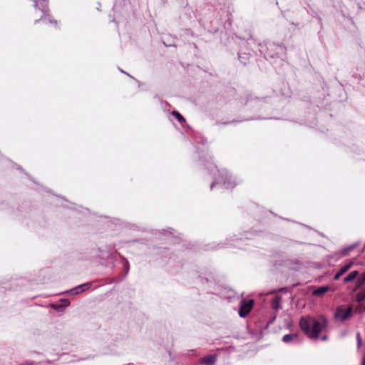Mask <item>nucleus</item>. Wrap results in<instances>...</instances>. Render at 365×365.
Here are the masks:
<instances>
[{"label":"nucleus","instance_id":"obj_25","mask_svg":"<svg viewBox=\"0 0 365 365\" xmlns=\"http://www.w3.org/2000/svg\"><path fill=\"white\" fill-rule=\"evenodd\" d=\"M76 292H79V294L81 293L82 292H80V289H77V290H75Z\"/></svg>","mask_w":365,"mask_h":365},{"label":"nucleus","instance_id":"obj_21","mask_svg":"<svg viewBox=\"0 0 365 365\" xmlns=\"http://www.w3.org/2000/svg\"><path fill=\"white\" fill-rule=\"evenodd\" d=\"M327 339V336L326 335H324V336H323L322 337V341H326Z\"/></svg>","mask_w":365,"mask_h":365},{"label":"nucleus","instance_id":"obj_9","mask_svg":"<svg viewBox=\"0 0 365 365\" xmlns=\"http://www.w3.org/2000/svg\"><path fill=\"white\" fill-rule=\"evenodd\" d=\"M329 290V287L328 286H322L312 292V294L316 297H322L324 294Z\"/></svg>","mask_w":365,"mask_h":365},{"label":"nucleus","instance_id":"obj_2","mask_svg":"<svg viewBox=\"0 0 365 365\" xmlns=\"http://www.w3.org/2000/svg\"><path fill=\"white\" fill-rule=\"evenodd\" d=\"M218 173L217 177L215 178V182L211 184L210 188L212 189L214 185L216 184L222 183L225 188H230L234 187V183L231 181L230 179L228 180L227 178V172L225 170H217Z\"/></svg>","mask_w":365,"mask_h":365},{"label":"nucleus","instance_id":"obj_16","mask_svg":"<svg viewBox=\"0 0 365 365\" xmlns=\"http://www.w3.org/2000/svg\"><path fill=\"white\" fill-rule=\"evenodd\" d=\"M173 115L178 120L180 123L185 121V118H183V116L178 111H173Z\"/></svg>","mask_w":365,"mask_h":365},{"label":"nucleus","instance_id":"obj_11","mask_svg":"<svg viewBox=\"0 0 365 365\" xmlns=\"http://www.w3.org/2000/svg\"><path fill=\"white\" fill-rule=\"evenodd\" d=\"M353 264H354L353 262H349V263H347L345 265H344L343 267H341V268L340 269L339 272L341 275H343L353 266Z\"/></svg>","mask_w":365,"mask_h":365},{"label":"nucleus","instance_id":"obj_15","mask_svg":"<svg viewBox=\"0 0 365 365\" xmlns=\"http://www.w3.org/2000/svg\"><path fill=\"white\" fill-rule=\"evenodd\" d=\"M357 286L356 287L359 288L361 286H362L365 283V272L362 274V275L357 279Z\"/></svg>","mask_w":365,"mask_h":365},{"label":"nucleus","instance_id":"obj_10","mask_svg":"<svg viewBox=\"0 0 365 365\" xmlns=\"http://www.w3.org/2000/svg\"><path fill=\"white\" fill-rule=\"evenodd\" d=\"M359 272L358 271H352L350 272L346 277L344 279V283H348L349 282L353 281L356 277L358 276Z\"/></svg>","mask_w":365,"mask_h":365},{"label":"nucleus","instance_id":"obj_18","mask_svg":"<svg viewBox=\"0 0 365 365\" xmlns=\"http://www.w3.org/2000/svg\"><path fill=\"white\" fill-rule=\"evenodd\" d=\"M62 302H63L62 307H68L69 305V304H70L69 301L68 299H63Z\"/></svg>","mask_w":365,"mask_h":365},{"label":"nucleus","instance_id":"obj_1","mask_svg":"<svg viewBox=\"0 0 365 365\" xmlns=\"http://www.w3.org/2000/svg\"><path fill=\"white\" fill-rule=\"evenodd\" d=\"M299 326L304 333L312 339H317L322 330L327 326V318L321 315L319 319L307 316L299 320Z\"/></svg>","mask_w":365,"mask_h":365},{"label":"nucleus","instance_id":"obj_6","mask_svg":"<svg viewBox=\"0 0 365 365\" xmlns=\"http://www.w3.org/2000/svg\"><path fill=\"white\" fill-rule=\"evenodd\" d=\"M91 287V283H85L83 284H81L79 286H77L76 287L70 289L68 291V293L71 295H76L79 294V292H76L75 290L80 289V292H84L87 289H88Z\"/></svg>","mask_w":365,"mask_h":365},{"label":"nucleus","instance_id":"obj_17","mask_svg":"<svg viewBox=\"0 0 365 365\" xmlns=\"http://www.w3.org/2000/svg\"><path fill=\"white\" fill-rule=\"evenodd\" d=\"M354 248L353 246H351V247H349L348 248H346L344 249L343 251H342V255L344 256L346 255L347 252H349V250H352Z\"/></svg>","mask_w":365,"mask_h":365},{"label":"nucleus","instance_id":"obj_22","mask_svg":"<svg viewBox=\"0 0 365 365\" xmlns=\"http://www.w3.org/2000/svg\"><path fill=\"white\" fill-rule=\"evenodd\" d=\"M361 365H365V356L362 359Z\"/></svg>","mask_w":365,"mask_h":365},{"label":"nucleus","instance_id":"obj_26","mask_svg":"<svg viewBox=\"0 0 365 365\" xmlns=\"http://www.w3.org/2000/svg\"><path fill=\"white\" fill-rule=\"evenodd\" d=\"M126 75L129 76L130 78H132V76H130L128 73H126Z\"/></svg>","mask_w":365,"mask_h":365},{"label":"nucleus","instance_id":"obj_5","mask_svg":"<svg viewBox=\"0 0 365 365\" xmlns=\"http://www.w3.org/2000/svg\"><path fill=\"white\" fill-rule=\"evenodd\" d=\"M282 341L289 344V343H295L298 344L300 342V340L299 339V334L294 333V334H286L282 337Z\"/></svg>","mask_w":365,"mask_h":365},{"label":"nucleus","instance_id":"obj_14","mask_svg":"<svg viewBox=\"0 0 365 365\" xmlns=\"http://www.w3.org/2000/svg\"><path fill=\"white\" fill-rule=\"evenodd\" d=\"M356 301L361 302L365 299V289L362 292L357 293L356 294Z\"/></svg>","mask_w":365,"mask_h":365},{"label":"nucleus","instance_id":"obj_24","mask_svg":"<svg viewBox=\"0 0 365 365\" xmlns=\"http://www.w3.org/2000/svg\"><path fill=\"white\" fill-rule=\"evenodd\" d=\"M120 71L121 73H123L126 74V73L124 71H123V70H120Z\"/></svg>","mask_w":365,"mask_h":365},{"label":"nucleus","instance_id":"obj_13","mask_svg":"<svg viewBox=\"0 0 365 365\" xmlns=\"http://www.w3.org/2000/svg\"><path fill=\"white\" fill-rule=\"evenodd\" d=\"M38 21H43L46 24L48 23H53V24H56V21H51L48 16L43 15Z\"/></svg>","mask_w":365,"mask_h":365},{"label":"nucleus","instance_id":"obj_20","mask_svg":"<svg viewBox=\"0 0 365 365\" xmlns=\"http://www.w3.org/2000/svg\"><path fill=\"white\" fill-rule=\"evenodd\" d=\"M342 276L339 272L334 275V280H338L340 277Z\"/></svg>","mask_w":365,"mask_h":365},{"label":"nucleus","instance_id":"obj_4","mask_svg":"<svg viewBox=\"0 0 365 365\" xmlns=\"http://www.w3.org/2000/svg\"><path fill=\"white\" fill-rule=\"evenodd\" d=\"M254 304L253 300H242L239 310V315L241 317H245L252 310Z\"/></svg>","mask_w":365,"mask_h":365},{"label":"nucleus","instance_id":"obj_23","mask_svg":"<svg viewBox=\"0 0 365 365\" xmlns=\"http://www.w3.org/2000/svg\"><path fill=\"white\" fill-rule=\"evenodd\" d=\"M278 48L282 51L283 50V48L281 46H279Z\"/></svg>","mask_w":365,"mask_h":365},{"label":"nucleus","instance_id":"obj_7","mask_svg":"<svg viewBox=\"0 0 365 365\" xmlns=\"http://www.w3.org/2000/svg\"><path fill=\"white\" fill-rule=\"evenodd\" d=\"M217 360V355H207L200 359V364L204 365H215Z\"/></svg>","mask_w":365,"mask_h":365},{"label":"nucleus","instance_id":"obj_3","mask_svg":"<svg viewBox=\"0 0 365 365\" xmlns=\"http://www.w3.org/2000/svg\"><path fill=\"white\" fill-rule=\"evenodd\" d=\"M352 313V307L350 306L348 308H345L344 306H339L336 308L334 313V318L341 322H344L349 319Z\"/></svg>","mask_w":365,"mask_h":365},{"label":"nucleus","instance_id":"obj_8","mask_svg":"<svg viewBox=\"0 0 365 365\" xmlns=\"http://www.w3.org/2000/svg\"><path fill=\"white\" fill-rule=\"evenodd\" d=\"M48 5V0H35V7L43 13L46 12Z\"/></svg>","mask_w":365,"mask_h":365},{"label":"nucleus","instance_id":"obj_12","mask_svg":"<svg viewBox=\"0 0 365 365\" xmlns=\"http://www.w3.org/2000/svg\"><path fill=\"white\" fill-rule=\"evenodd\" d=\"M281 302V297H276L272 302V308L274 309H278L279 308Z\"/></svg>","mask_w":365,"mask_h":365},{"label":"nucleus","instance_id":"obj_19","mask_svg":"<svg viewBox=\"0 0 365 365\" xmlns=\"http://www.w3.org/2000/svg\"><path fill=\"white\" fill-rule=\"evenodd\" d=\"M356 337H357L358 346H361V339L359 333L357 334Z\"/></svg>","mask_w":365,"mask_h":365}]
</instances>
